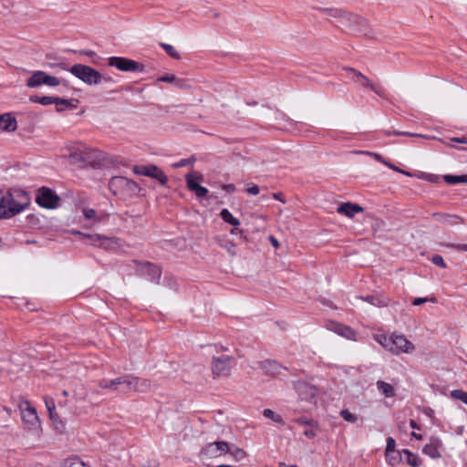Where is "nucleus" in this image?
<instances>
[{
    "label": "nucleus",
    "instance_id": "1",
    "mask_svg": "<svg viewBox=\"0 0 467 467\" xmlns=\"http://www.w3.org/2000/svg\"><path fill=\"white\" fill-rule=\"evenodd\" d=\"M30 204L29 195L21 189H12L0 199V219H9Z\"/></svg>",
    "mask_w": 467,
    "mask_h": 467
},
{
    "label": "nucleus",
    "instance_id": "2",
    "mask_svg": "<svg viewBox=\"0 0 467 467\" xmlns=\"http://www.w3.org/2000/svg\"><path fill=\"white\" fill-rule=\"evenodd\" d=\"M17 407L20 411L24 431L39 438L42 434V425L36 409L25 398L19 399Z\"/></svg>",
    "mask_w": 467,
    "mask_h": 467
},
{
    "label": "nucleus",
    "instance_id": "3",
    "mask_svg": "<svg viewBox=\"0 0 467 467\" xmlns=\"http://www.w3.org/2000/svg\"><path fill=\"white\" fill-rule=\"evenodd\" d=\"M374 339L385 349L393 355L410 354L415 346L404 335L393 333L389 336L384 334L374 335Z\"/></svg>",
    "mask_w": 467,
    "mask_h": 467
},
{
    "label": "nucleus",
    "instance_id": "4",
    "mask_svg": "<svg viewBox=\"0 0 467 467\" xmlns=\"http://www.w3.org/2000/svg\"><path fill=\"white\" fill-rule=\"evenodd\" d=\"M109 189L114 195L121 198L133 196L140 190L135 182L123 176L111 178L109 183Z\"/></svg>",
    "mask_w": 467,
    "mask_h": 467
},
{
    "label": "nucleus",
    "instance_id": "5",
    "mask_svg": "<svg viewBox=\"0 0 467 467\" xmlns=\"http://www.w3.org/2000/svg\"><path fill=\"white\" fill-rule=\"evenodd\" d=\"M68 71L89 86L98 85L102 80V76L98 70L83 64H75L68 69Z\"/></svg>",
    "mask_w": 467,
    "mask_h": 467
},
{
    "label": "nucleus",
    "instance_id": "6",
    "mask_svg": "<svg viewBox=\"0 0 467 467\" xmlns=\"http://www.w3.org/2000/svg\"><path fill=\"white\" fill-rule=\"evenodd\" d=\"M340 26L358 34H367L369 29L366 18L349 12H346Z\"/></svg>",
    "mask_w": 467,
    "mask_h": 467
},
{
    "label": "nucleus",
    "instance_id": "7",
    "mask_svg": "<svg viewBox=\"0 0 467 467\" xmlns=\"http://www.w3.org/2000/svg\"><path fill=\"white\" fill-rule=\"evenodd\" d=\"M60 84V80L54 76L48 75L45 71H34L26 81V86L30 88H37L41 85L48 87H57Z\"/></svg>",
    "mask_w": 467,
    "mask_h": 467
},
{
    "label": "nucleus",
    "instance_id": "8",
    "mask_svg": "<svg viewBox=\"0 0 467 467\" xmlns=\"http://www.w3.org/2000/svg\"><path fill=\"white\" fill-rule=\"evenodd\" d=\"M36 203L46 209H54L58 206L60 198L51 189L41 187L36 192Z\"/></svg>",
    "mask_w": 467,
    "mask_h": 467
},
{
    "label": "nucleus",
    "instance_id": "9",
    "mask_svg": "<svg viewBox=\"0 0 467 467\" xmlns=\"http://www.w3.org/2000/svg\"><path fill=\"white\" fill-rule=\"evenodd\" d=\"M185 180L188 189L194 192L198 198L207 195L208 190L200 184L203 180V176L201 172L193 171L185 176Z\"/></svg>",
    "mask_w": 467,
    "mask_h": 467
},
{
    "label": "nucleus",
    "instance_id": "10",
    "mask_svg": "<svg viewBox=\"0 0 467 467\" xmlns=\"http://www.w3.org/2000/svg\"><path fill=\"white\" fill-rule=\"evenodd\" d=\"M133 172L137 175L148 176L158 180L162 185L168 182L166 174L156 165H136Z\"/></svg>",
    "mask_w": 467,
    "mask_h": 467
},
{
    "label": "nucleus",
    "instance_id": "11",
    "mask_svg": "<svg viewBox=\"0 0 467 467\" xmlns=\"http://www.w3.org/2000/svg\"><path fill=\"white\" fill-rule=\"evenodd\" d=\"M125 390L147 392L151 388L149 379L138 378L132 375L123 376Z\"/></svg>",
    "mask_w": 467,
    "mask_h": 467
},
{
    "label": "nucleus",
    "instance_id": "12",
    "mask_svg": "<svg viewBox=\"0 0 467 467\" xmlns=\"http://www.w3.org/2000/svg\"><path fill=\"white\" fill-rule=\"evenodd\" d=\"M230 357L213 358L212 361V372L214 378L226 377L231 371Z\"/></svg>",
    "mask_w": 467,
    "mask_h": 467
},
{
    "label": "nucleus",
    "instance_id": "13",
    "mask_svg": "<svg viewBox=\"0 0 467 467\" xmlns=\"http://www.w3.org/2000/svg\"><path fill=\"white\" fill-rule=\"evenodd\" d=\"M229 444L226 441H214L208 443L201 451V454L206 458H216L228 452Z\"/></svg>",
    "mask_w": 467,
    "mask_h": 467
},
{
    "label": "nucleus",
    "instance_id": "14",
    "mask_svg": "<svg viewBox=\"0 0 467 467\" xmlns=\"http://www.w3.org/2000/svg\"><path fill=\"white\" fill-rule=\"evenodd\" d=\"M109 66L124 72H134L139 70L140 67V65L136 61L121 57H109Z\"/></svg>",
    "mask_w": 467,
    "mask_h": 467
},
{
    "label": "nucleus",
    "instance_id": "15",
    "mask_svg": "<svg viewBox=\"0 0 467 467\" xmlns=\"http://www.w3.org/2000/svg\"><path fill=\"white\" fill-rule=\"evenodd\" d=\"M140 273L147 276L150 281L158 282L161 275V268L150 262H143L138 265Z\"/></svg>",
    "mask_w": 467,
    "mask_h": 467
},
{
    "label": "nucleus",
    "instance_id": "16",
    "mask_svg": "<svg viewBox=\"0 0 467 467\" xmlns=\"http://www.w3.org/2000/svg\"><path fill=\"white\" fill-rule=\"evenodd\" d=\"M295 389L296 390L299 398L303 400L311 401L317 394V389L305 381L296 382Z\"/></svg>",
    "mask_w": 467,
    "mask_h": 467
},
{
    "label": "nucleus",
    "instance_id": "17",
    "mask_svg": "<svg viewBox=\"0 0 467 467\" xmlns=\"http://www.w3.org/2000/svg\"><path fill=\"white\" fill-rule=\"evenodd\" d=\"M442 441L436 437L430 439V441L423 447L422 452L431 459H439L441 457V450Z\"/></svg>",
    "mask_w": 467,
    "mask_h": 467
},
{
    "label": "nucleus",
    "instance_id": "18",
    "mask_svg": "<svg viewBox=\"0 0 467 467\" xmlns=\"http://www.w3.org/2000/svg\"><path fill=\"white\" fill-rule=\"evenodd\" d=\"M69 150L68 158L72 162H85L88 158V148L82 143H75Z\"/></svg>",
    "mask_w": 467,
    "mask_h": 467
},
{
    "label": "nucleus",
    "instance_id": "19",
    "mask_svg": "<svg viewBox=\"0 0 467 467\" xmlns=\"http://www.w3.org/2000/svg\"><path fill=\"white\" fill-rule=\"evenodd\" d=\"M260 368L265 375L271 377L279 376L283 374L285 370H286V368L284 366H282L281 364L275 360H265L261 362Z\"/></svg>",
    "mask_w": 467,
    "mask_h": 467
},
{
    "label": "nucleus",
    "instance_id": "20",
    "mask_svg": "<svg viewBox=\"0 0 467 467\" xmlns=\"http://www.w3.org/2000/svg\"><path fill=\"white\" fill-rule=\"evenodd\" d=\"M364 208L357 203L347 202L337 208V213L348 218H353L357 213H362Z\"/></svg>",
    "mask_w": 467,
    "mask_h": 467
},
{
    "label": "nucleus",
    "instance_id": "21",
    "mask_svg": "<svg viewBox=\"0 0 467 467\" xmlns=\"http://www.w3.org/2000/svg\"><path fill=\"white\" fill-rule=\"evenodd\" d=\"M348 70L350 72H352L353 79L357 83L360 84L361 86H363L365 88H369L371 90H373L377 94H379V88L376 85H374L368 77H366L361 72L357 71L353 68H349Z\"/></svg>",
    "mask_w": 467,
    "mask_h": 467
},
{
    "label": "nucleus",
    "instance_id": "22",
    "mask_svg": "<svg viewBox=\"0 0 467 467\" xmlns=\"http://www.w3.org/2000/svg\"><path fill=\"white\" fill-rule=\"evenodd\" d=\"M17 128L16 120L9 113L0 115V129L3 131H15Z\"/></svg>",
    "mask_w": 467,
    "mask_h": 467
},
{
    "label": "nucleus",
    "instance_id": "23",
    "mask_svg": "<svg viewBox=\"0 0 467 467\" xmlns=\"http://www.w3.org/2000/svg\"><path fill=\"white\" fill-rule=\"evenodd\" d=\"M359 299L368 302L370 305L375 306L377 307L387 306L389 302V298L378 295L368 296L366 297L360 296Z\"/></svg>",
    "mask_w": 467,
    "mask_h": 467
},
{
    "label": "nucleus",
    "instance_id": "24",
    "mask_svg": "<svg viewBox=\"0 0 467 467\" xmlns=\"http://www.w3.org/2000/svg\"><path fill=\"white\" fill-rule=\"evenodd\" d=\"M49 419L52 422L53 428L56 430L57 432L60 433V434L65 433L66 424L60 419V417L57 411H53V413L49 415Z\"/></svg>",
    "mask_w": 467,
    "mask_h": 467
},
{
    "label": "nucleus",
    "instance_id": "25",
    "mask_svg": "<svg viewBox=\"0 0 467 467\" xmlns=\"http://www.w3.org/2000/svg\"><path fill=\"white\" fill-rule=\"evenodd\" d=\"M319 10L328 16L337 19L339 25L341 24L343 17L345 16V14L347 12L339 8H320Z\"/></svg>",
    "mask_w": 467,
    "mask_h": 467
},
{
    "label": "nucleus",
    "instance_id": "26",
    "mask_svg": "<svg viewBox=\"0 0 467 467\" xmlns=\"http://www.w3.org/2000/svg\"><path fill=\"white\" fill-rule=\"evenodd\" d=\"M377 388L386 398H392L395 396L394 388L389 383L379 380L377 381Z\"/></svg>",
    "mask_w": 467,
    "mask_h": 467
},
{
    "label": "nucleus",
    "instance_id": "27",
    "mask_svg": "<svg viewBox=\"0 0 467 467\" xmlns=\"http://www.w3.org/2000/svg\"><path fill=\"white\" fill-rule=\"evenodd\" d=\"M100 388L102 389H117L118 386H124L123 377L117 378L115 379L107 380L104 379L99 383Z\"/></svg>",
    "mask_w": 467,
    "mask_h": 467
},
{
    "label": "nucleus",
    "instance_id": "28",
    "mask_svg": "<svg viewBox=\"0 0 467 467\" xmlns=\"http://www.w3.org/2000/svg\"><path fill=\"white\" fill-rule=\"evenodd\" d=\"M221 218L227 223L233 226H239L240 221L235 218L228 209H223L220 213Z\"/></svg>",
    "mask_w": 467,
    "mask_h": 467
},
{
    "label": "nucleus",
    "instance_id": "29",
    "mask_svg": "<svg viewBox=\"0 0 467 467\" xmlns=\"http://www.w3.org/2000/svg\"><path fill=\"white\" fill-rule=\"evenodd\" d=\"M337 335L352 341H357V332L350 327L343 325Z\"/></svg>",
    "mask_w": 467,
    "mask_h": 467
},
{
    "label": "nucleus",
    "instance_id": "30",
    "mask_svg": "<svg viewBox=\"0 0 467 467\" xmlns=\"http://www.w3.org/2000/svg\"><path fill=\"white\" fill-rule=\"evenodd\" d=\"M29 100L34 103H38L40 105H51L54 104L55 101H57V98L55 97H49V96H44V97H38V96H31L29 98Z\"/></svg>",
    "mask_w": 467,
    "mask_h": 467
},
{
    "label": "nucleus",
    "instance_id": "31",
    "mask_svg": "<svg viewBox=\"0 0 467 467\" xmlns=\"http://www.w3.org/2000/svg\"><path fill=\"white\" fill-rule=\"evenodd\" d=\"M118 245V242L115 238L102 235L101 241L99 244V247L109 250L113 249Z\"/></svg>",
    "mask_w": 467,
    "mask_h": 467
},
{
    "label": "nucleus",
    "instance_id": "32",
    "mask_svg": "<svg viewBox=\"0 0 467 467\" xmlns=\"http://www.w3.org/2000/svg\"><path fill=\"white\" fill-rule=\"evenodd\" d=\"M64 467H90L86 464L80 458L74 456L64 461Z\"/></svg>",
    "mask_w": 467,
    "mask_h": 467
},
{
    "label": "nucleus",
    "instance_id": "33",
    "mask_svg": "<svg viewBox=\"0 0 467 467\" xmlns=\"http://www.w3.org/2000/svg\"><path fill=\"white\" fill-rule=\"evenodd\" d=\"M444 181L449 184L467 183V174L465 175H445Z\"/></svg>",
    "mask_w": 467,
    "mask_h": 467
},
{
    "label": "nucleus",
    "instance_id": "34",
    "mask_svg": "<svg viewBox=\"0 0 467 467\" xmlns=\"http://www.w3.org/2000/svg\"><path fill=\"white\" fill-rule=\"evenodd\" d=\"M403 453L406 455V461L411 467H418L420 464V459L419 456L409 450H403Z\"/></svg>",
    "mask_w": 467,
    "mask_h": 467
},
{
    "label": "nucleus",
    "instance_id": "35",
    "mask_svg": "<svg viewBox=\"0 0 467 467\" xmlns=\"http://www.w3.org/2000/svg\"><path fill=\"white\" fill-rule=\"evenodd\" d=\"M441 217H444V223L450 225H456L463 223V219L456 214H442Z\"/></svg>",
    "mask_w": 467,
    "mask_h": 467
},
{
    "label": "nucleus",
    "instance_id": "36",
    "mask_svg": "<svg viewBox=\"0 0 467 467\" xmlns=\"http://www.w3.org/2000/svg\"><path fill=\"white\" fill-rule=\"evenodd\" d=\"M221 247L225 249L228 254L232 256L236 255V245L234 241L226 239L223 243L220 244Z\"/></svg>",
    "mask_w": 467,
    "mask_h": 467
},
{
    "label": "nucleus",
    "instance_id": "37",
    "mask_svg": "<svg viewBox=\"0 0 467 467\" xmlns=\"http://www.w3.org/2000/svg\"><path fill=\"white\" fill-rule=\"evenodd\" d=\"M161 47L166 51V53L174 59H180L181 55L180 53L175 49V47L170 44L161 43Z\"/></svg>",
    "mask_w": 467,
    "mask_h": 467
},
{
    "label": "nucleus",
    "instance_id": "38",
    "mask_svg": "<svg viewBox=\"0 0 467 467\" xmlns=\"http://www.w3.org/2000/svg\"><path fill=\"white\" fill-rule=\"evenodd\" d=\"M263 415L265 418L270 419L276 423H283V418L281 417V415L275 413L274 410L270 409H265L263 411Z\"/></svg>",
    "mask_w": 467,
    "mask_h": 467
},
{
    "label": "nucleus",
    "instance_id": "39",
    "mask_svg": "<svg viewBox=\"0 0 467 467\" xmlns=\"http://www.w3.org/2000/svg\"><path fill=\"white\" fill-rule=\"evenodd\" d=\"M228 452L237 461L244 459L247 455L244 450L238 447L229 448Z\"/></svg>",
    "mask_w": 467,
    "mask_h": 467
},
{
    "label": "nucleus",
    "instance_id": "40",
    "mask_svg": "<svg viewBox=\"0 0 467 467\" xmlns=\"http://www.w3.org/2000/svg\"><path fill=\"white\" fill-rule=\"evenodd\" d=\"M451 397L467 404V392L462 389H453L451 391Z\"/></svg>",
    "mask_w": 467,
    "mask_h": 467
},
{
    "label": "nucleus",
    "instance_id": "41",
    "mask_svg": "<svg viewBox=\"0 0 467 467\" xmlns=\"http://www.w3.org/2000/svg\"><path fill=\"white\" fill-rule=\"evenodd\" d=\"M102 235L95 234H83V239H87L88 243L96 246H99V242L101 241Z\"/></svg>",
    "mask_w": 467,
    "mask_h": 467
},
{
    "label": "nucleus",
    "instance_id": "42",
    "mask_svg": "<svg viewBox=\"0 0 467 467\" xmlns=\"http://www.w3.org/2000/svg\"><path fill=\"white\" fill-rule=\"evenodd\" d=\"M83 215L85 218L88 220H95L96 222H100L101 218L97 215V212L94 209L84 208L82 210Z\"/></svg>",
    "mask_w": 467,
    "mask_h": 467
},
{
    "label": "nucleus",
    "instance_id": "43",
    "mask_svg": "<svg viewBox=\"0 0 467 467\" xmlns=\"http://www.w3.org/2000/svg\"><path fill=\"white\" fill-rule=\"evenodd\" d=\"M340 416L348 422L355 423L358 420L357 416L352 414L348 410H342Z\"/></svg>",
    "mask_w": 467,
    "mask_h": 467
},
{
    "label": "nucleus",
    "instance_id": "44",
    "mask_svg": "<svg viewBox=\"0 0 467 467\" xmlns=\"http://www.w3.org/2000/svg\"><path fill=\"white\" fill-rule=\"evenodd\" d=\"M44 402H45L46 408H47V410L48 411V415L52 414L53 411H57L56 410V404H55V401H54V400L52 398L45 396L44 397Z\"/></svg>",
    "mask_w": 467,
    "mask_h": 467
},
{
    "label": "nucleus",
    "instance_id": "45",
    "mask_svg": "<svg viewBox=\"0 0 467 467\" xmlns=\"http://www.w3.org/2000/svg\"><path fill=\"white\" fill-rule=\"evenodd\" d=\"M395 453V440L391 437L387 439L386 445V457H389L390 454Z\"/></svg>",
    "mask_w": 467,
    "mask_h": 467
},
{
    "label": "nucleus",
    "instance_id": "46",
    "mask_svg": "<svg viewBox=\"0 0 467 467\" xmlns=\"http://www.w3.org/2000/svg\"><path fill=\"white\" fill-rule=\"evenodd\" d=\"M342 326H343V324L334 322V321H329L326 325V327L328 330H331V331L335 332L336 334H337L339 332Z\"/></svg>",
    "mask_w": 467,
    "mask_h": 467
},
{
    "label": "nucleus",
    "instance_id": "47",
    "mask_svg": "<svg viewBox=\"0 0 467 467\" xmlns=\"http://www.w3.org/2000/svg\"><path fill=\"white\" fill-rule=\"evenodd\" d=\"M431 262L434 265H439V266H441L442 268H446L447 267V265L445 264L442 256L440 255V254L433 255V257L431 258Z\"/></svg>",
    "mask_w": 467,
    "mask_h": 467
},
{
    "label": "nucleus",
    "instance_id": "48",
    "mask_svg": "<svg viewBox=\"0 0 467 467\" xmlns=\"http://www.w3.org/2000/svg\"><path fill=\"white\" fill-rule=\"evenodd\" d=\"M428 301H431V302H433L435 303L436 302V298L434 297H431V298H428V297H417L415 298L413 301H412V305L413 306H420L422 305L423 303H426Z\"/></svg>",
    "mask_w": 467,
    "mask_h": 467
},
{
    "label": "nucleus",
    "instance_id": "49",
    "mask_svg": "<svg viewBox=\"0 0 467 467\" xmlns=\"http://www.w3.org/2000/svg\"><path fill=\"white\" fill-rule=\"evenodd\" d=\"M392 134L396 135V136L422 137V135L418 134V133H411L409 131H400V130H393Z\"/></svg>",
    "mask_w": 467,
    "mask_h": 467
},
{
    "label": "nucleus",
    "instance_id": "50",
    "mask_svg": "<svg viewBox=\"0 0 467 467\" xmlns=\"http://www.w3.org/2000/svg\"><path fill=\"white\" fill-rule=\"evenodd\" d=\"M245 192L250 195H257L260 192L259 187L255 184L249 185Z\"/></svg>",
    "mask_w": 467,
    "mask_h": 467
},
{
    "label": "nucleus",
    "instance_id": "51",
    "mask_svg": "<svg viewBox=\"0 0 467 467\" xmlns=\"http://www.w3.org/2000/svg\"><path fill=\"white\" fill-rule=\"evenodd\" d=\"M158 81L160 82H175L176 81V78L174 75H167V76H162V77H160L158 78Z\"/></svg>",
    "mask_w": 467,
    "mask_h": 467
},
{
    "label": "nucleus",
    "instance_id": "52",
    "mask_svg": "<svg viewBox=\"0 0 467 467\" xmlns=\"http://www.w3.org/2000/svg\"><path fill=\"white\" fill-rule=\"evenodd\" d=\"M385 165H386L387 167H389V169H391V170L395 171H398V172L403 173V174L408 175V176H410V172L405 171H403V170H400V168L396 167L395 165H393L392 163H390V162H389V161H387V162L385 163Z\"/></svg>",
    "mask_w": 467,
    "mask_h": 467
},
{
    "label": "nucleus",
    "instance_id": "53",
    "mask_svg": "<svg viewBox=\"0 0 467 467\" xmlns=\"http://www.w3.org/2000/svg\"><path fill=\"white\" fill-rule=\"evenodd\" d=\"M448 247H451V248H454L458 251H462V252H467V244H447Z\"/></svg>",
    "mask_w": 467,
    "mask_h": 467
},
{
    "label": "nucleus",
    "instance_id": "54",
    "mask_svg": "<svg viewBox=\"0 0 467 467\" xmlns=\"http://www.w3.org/2000/svg\"><path fill=\"white\" fill-rule=\"evenodd\" d=\"M57 101H55L54 104H56L57 106H65V107H68L70 106V100L68 99H61V98H57Z\"/></svg>",
    "mask_w": 467,
    "mask_h": 467
},
{
    "label": "nucleus",
    "instance_id": "55",
    "mask_svg": "<svg viewBox=\"0 0 467 467\" xmlns=\"http://www.w3.org/2000/svg\"><path fill=\"white\" fill-rule=\"evenodd\" d=\"M372 157L378 161L379 162L382 163L385 165V163L387 162V160H385L380 154L377 153V152H373L372 153Z\"/></svg>",
    "mask_w": 467,
    "mask_h": 467
},
{
    "label": "nucleus",
    "instance_id": "56",
    "mask_svg": "<svg viewBox=\"0 0 467 467\" xmlns=\"http://www.w3.org/2000/svg\"><path fill=\"white\" fill-rule=\"evenodd\" d=\"M223 189L228 192H234L235 191V186L234 184H225L223 186Z\"/></svg>",
    "mask_w": 467,
    "mask_h": 467
},
{
    "label": "nucleus",
    "instance_id": "57",
    "mask_svg": "<svg viewBox=\"0 0 467 467\" xmlns=\"http://www.w3.org/2000/svg\"><path fill=\"white\" fill-rule=\"evenodd\" d=\"M189 164V160L182 159L179 162L173 164L174 167H183Z\"/></svg>",
    "mask_w": 467,
    "mask_h": 467
},
{
    "label": "nucleus",
    "instance_id": "58",
    "mask_svg": "<svg viewBox=\"0 0 467 467\" xmlns=\"http://www.w3.org/2000/svg\"><path fill=\"white\" fill-rule=\"evenodd\" d=\"M451 140L459 142V143L467 144V137H462V138L454 137L451 139Z\"/></svg>",
    "mask_w": 467,
    "mask_h": 467
},
{
    "label": "nucleus",
    "instance_id": "59",
    "mask_svg": "<svg viewBox=\"0 0 467 467\" xmlns=\"http://www.w3.org/2000/svg\"><path fill=\"white\" fill-rule=\"evenodd\" d=\"M304 434L309 438V439H313L315 436H316V433L313 430L309 429V430H306L304 431Z\"/></svg>",
    "mask_w": 467,
    "mask_h": 467
},
{
    "label": "nucleus",
    "instance_id": "60",
    "mask_svg": "<svg viewBox=\"0 0 467 467\" xmlns=\"http://www.w3.org/2000/svg\"><path fill=\"white\" fill-rule=\"evenodd\" d=\"M296 421L301 425H309L310 421L306 418L296 419Z\"/></svg>",
    "mask_w": 467,
    "mask_h": 467
},
{
    "label": "nucleus",
    "instance_id": "61",
    "mask_svg": "<svg viewBox=\"0 0 467 467\" xmlns=\"http://www.w3.org/2000/svg\"><path fill=\"white\" fill-rule=\"evenodd\" d=\"M273 197H274V199H275V200H277V201H280V202H285V199L283 198V195H282V193H280V192H275V193H274V194H273Z\"/></svg>",
    "mask_w": 467,
    "mask_h": 467
},
{
    "label": "nucleus",
    "instance_id": "62",
    "mask_svg": "<svg viewBox=\"0 0 467 467\" xmlns=\"http://www.w3.org/2000/svg\"><path fill=\"white\" fill-rule=\"evenodd\" d=\"M231 234H243V231L238 229V228H233L231 231H230Z\"/></svg>",
    "mask_w": 467,
    "mask_h": 467
},
{
    "label": "nucleus",
    "instance_id": "63",
    "mask_svg": "<svg viewBox=\"0 0 467 467\" xmlns=\"http://www.w3.org/2000/svg\"><path fill=\"white\" fill-rule=\"evenodd\" d=\"M390 464H394L397 462L398 459L397 457L392 456L391 454L387 457Z\"/></svg>",
    "mask_w": 467,
    "mask_h": 467
},
{
    "label": "nucleus",
    "instance_id": "64",
    "mask_svg": "<svg viewBox=\"0 0 467 467\" xmlns=\"http://www.w3.org/2000/svg\"><path fill=\"white\" fill-rule=\"evenodd\" d=\"M411 436L413 438H415L416 440H418V441H421L422 440V435L419 434V433H417L415 431H412Z\"/></svg>",
    "mask_w": 467,
    "mask_h": 467
}]
</instances>
